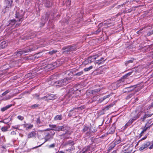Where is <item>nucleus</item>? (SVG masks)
Returning <instances> with one entry per match:
<instances>
[{"instance_id":"f257e3e1","label":"nucleus","mask_w":153,"mask_h":153,"mask_svg":"<svg viewBox=\"0 0 153 153\" xmlns=\"http://www.w3.org/2000/svg\"><path fill=\"white\" fill-rule=\"evenodd\" d=\"M78 69H74L71 70H68L65 71V74L68 76V78L71 79L73 76L79 77L82 76L83 74V71H78Z\"/></svg>"},{"instance_id":"f03ea898","label":"nucleus","mask_w":153,"mask_h":153,"mask_svg":"<svg viewBox=\"0 0 153 153\" xmlns=\"http://www.w3.org/2000/svg\"><path fill=\"white\" fill-rule=\"evenodd\" d=\"M36 49V48L34 47L30 46L27 47L22 50H20L19 51H17L14 53L13 55L15 58H17V57L20 56L23 53H28L31 51H34Z\"/></svg>"},{"instance_id":"7ed1b4c3","label":"nucleus","mask_w":153,"mask_h":153,"mask_svg":"<svg viewBox=\"0 0 153 153\" xmlns=\"http://www.w3.org/2000/svg\"><path fill=\"white\" fill-rule=\"evenodd\" d=\"M77 47L76 45H73L67 46L62 48L63 53L65 54H69L71 51L75 50Z\"/></svg>"},{"instance_id":"20e7f679","label":"nucleus","mask_w":153,"mask_h":153,"mask_svg":"<svg viewBox=\"0 0 153 153\" xmlns=\"http://www.w3.org/2000/svg\"><path fill=\"white\" fill-rule=\"evenodd\" d=\"M65 75L66 76L65 78L59 80L55 82V83L56 85L59 86V87H62L64 85H65L68 83L69 81L71 79H69L68 78V75Z\"/></svg>"},{"instance_id":"39448f33","label":"nucleus","mask_w":153,"mask_h":153,"mask_svg":"<svg viewBox=\"0 0 153 153\" xmlns=\"http://www.w3.org/2000/svg\"><path fill=\"white\" fill-rule=\"evenodd\" d=\"M25 15V12L23 10H21L18 12H16L15 14L16 18L18 19V22H22L23 20V18Z\"/></svg>"},{"instance_id":"423d86ee","label":"nucleus","mask_w":153,"mask_h":153,"mask_svg":"<svg viewBox=\"0 0 153 153\" xmlns=\"http://www.w3.org/2000/svg\"><path fill=\"white\" fill-rule=\"evenodd\" d=\"M140 113H141V112H139L137 114L136 111L132 112L131 113V116L133 117V118L131 119H130L128 121L132 124L134 120L139 117Z\"/></svg>"},{"instance_id":"0eeeda50","label":"nucleus","mask_w":153,"mask_h":153,"mask_svg":"<svg viewBox=\"0 0 153 153\" xmlns=\"http://www.w3.org/2000/svg\"><path fill=\"white\" fill-rule=\"evenodd\" d=\"M52 135L49 133H47L45 135V137L44 138V139H45V142L43 143H42L40 145H39L38 146H36L34 147H33L32 148V149H34L37 148L41 146L42 145H43L44 143L45 142H46L50 140L52 138Z\"/></svg>"},{"instance_id":"6e6552de","label":"nucleus","mask_w":153,"mask_h":153,"mask_svg":"<svg viewBox=\"0 0 153 153\" xmlns=\"http://www.w3.org/2000/svg\"><path fill=\"white\" fill-rule=\"evenodd\" d=\"M150 145V142L146 141L141 145V147L139 148V150L140 151H143L144 150L147 149Z\"/></svg>"},{"instance_id":"1a4fd4ad","label":"nucleus","mask_w":153,"mask_h":153,"mask_svg":"<svg viewBox=\"0 0 153 153\" xmlns=\"http://www.w3.org/2000/svg\"><path fill=\"white\" fill-rule=\"evenodd\" d=\"M91 129L90 127L88 126H84L82 130V132L83 133L85 132V136H90Z\"/></svg>"},{"instance_id":"9d476101","label":"nucleus","mask_w":153,"mask_h":153,"mask_svg":"<svg viewBox=\"0 0 153 153\" xmlns=\"http://www.w3.org/2000/svg\"><path fill=\"white\" fill-rule=\"evenodd\" d=\"M93 62V61L91 59V57L89 56L83 62L82 64L83 65L85 66L86 65H88Z\"/></svg>"},{"instance_id":"9b49d317","label":"nucleus","mask_w":153,"mask_h":153,"mask_svg":"<svg viewBox=\"0 0 153 153\" xmlns=\"http://www.w3.org/2000/svg\"><path fill=\"white\" fill-rule=\"evenodd\" d=\"M106 59L103 57H102L100 59L95 61L94 63L95 64H98L99 65L103 64Z\"/></svg>"},{"instance_id":"f8f14e48","label":"nucleus","mask_w":153,"mask_h":153,"mask_svg":"<svg viewBox=\"0 0 153 153\" xmlns=\"http://www.w3.org/2000/svg\"><path fill=\"white\" fill-rule=\"evenodd\" d=\"M90 146H88L84 148L81 152V153H90Z\"/></svg>"},{"instance_id":"ddd939ff","label":"nucleus","mask_w":153,"mask_h":153,"mask_svg":"<svg viewBox=\"0 0 153 153\" xmlns=\"http://www.w3.org/2000/svg\"><path fill=\"white\" fill-rule=\"evenodd\" d=\"M67 127L66 126H61V131H65V133L64 134H63V135H65L67 134L69 135L71 134V133L69 132L68 130L67 129Z\"/></svg>"},{"instance_id":"4468645a","label":"nucleus","mask_w":153,"mask_h":153,"mask_svg":"<svg viewBox=\"0 0 153 153\" xmlns=\"http://www.w3.org/2000/svg\"><path fill=\"white\" fill-rule=\"evenodd\" d=\"M18 22V21H16L15 19L11 20L8 22L9 24L7 25V26H10L12 27L14 25H15L16 22Z\"/></svg>"},{"instance_id":"2eb2a0df","label":"nucleus","mask_w":153,"mask_h":153,"mask_svg":"<svg viewBox=\"0 0 153 153\" xmlns=\"http://www.w3.org/2000/svg\"><path fill=\"white\" fill-rule=\"evenodd\" d=\"M118 88L120 87V86H122L124 85V80H123V79H120L118 81L116 82Z\"/></svg>"},{"instance_id":"dca6fc26","label":"nucleus","mask_w":153,"mask_h":153,"mask_svg":"<svg viewBox=\"0 0 153 153\" xmlns=\"http://www.w3.org/2000/svg\"><path fill=\"white\" fill-rule=\"evenodd\" d=\"M101 53H100L97 54L90 56L91 57V59H92L93 61H94L95 60L97 59L98 57L101 56Z\"/></svg>"},{"instance_id":"f3484780","label":"nucleus","mask_w":153,"mask_h":153,"mask_svg":"<svg viewBox=\"0 0 153 153\" xmlns=\"http://www.w3.org/2000/svg\"><path fill=\"white\" fill-rule=\"evenodd\" d=\"M7 45V44L5 41L1 42L0 44V49L5 48Z\"/></svg>"},{"instance_id":"a211bd4d","label":"nucleus","mask_w":153,"mask_h":153,"mask_svg":"<svg viewBox=\"0 0 153 153\" xmlns=\"http://www.w3.org/2000/svg\"><path fill=\"white\" fill-rule=\"evenodd\" d=\"M111 95V94H109L105 96L104 97H102L99 100V101L100 102H102V101H104L106 99L108 98Z\"/></svg>"},{"instance_id":"6ab92c4d","label":"nucleus","mask_w":153,"mask_h":153,"mask_svg":"<svg viewBox=\"0 0 153 153\" xmlns=\"http://www.w3.org/2000/svg\"><path fill=\"white\" fill-rule=\"evenodd\" d=\"M62 118L63 117L61 114L58 115L54 117V120L57 121L62 120Z\"/></svg>"},{"instance_id":"aec40b11","label":"nucleus","mask_w":153,"mask_h":153,"mask_svg":"<svg viewBox=\"0 0 153 153\" xmlns=\"http://www.w3.org/2000/svg\"><path fill=\"white\" fill-rule=\"evenodd\" d=\"M113 105L111 104L110 105H108L104 107L102 110V111L104 112V111L107 110L109 109ZM104 113L103 112L102 113L100 114H104Z\"/></svg>"},{"instance_id":"412c9836","label":"nucleus","mask_w":153,"mask_h":153,"mask_svg":"<svg viewBox=\"0 0 153 153\" xmlns=\"http://www.w3.org/2000/svg\"><path fill=\"white\" fill-rule=\"evenodd\" d=\"M120 142H121L120 140H116L115 141L114 143H112L111 145L110 146V148H111V149H112L114 147V146L115 145L119 144Z\"/></svg>"},{"instance_id":"4be33fe9","label":"nucleus","mask_w":153,"mask_h":153,"mask_svg":"<svg viewBox=\"0 0 153 153\" xmlns=\"http://www.w3.org/2000/svg\"><path fill=\"white\" fill-rule=\"evenodd\" d=\"M10 127V125L8 124L7 126L2 127L1 130L3 132H6L8 131V129Z\"/></svg>"},{"instance_id":"5701e85b","label":"nucleus","mask_w":153,"mask_h":153,"mask_svg":"<svg viewBox=\"0 0 153 153\" xmlns=\"http://www.w3.org/2000/svg\"><path fill=\"white\" fill-rule=\"evenodd\" d=\"M152 114H145L143 117L141 118L142 121H144L146 118L151 117Z\"/></svg>"},{"instance_id":"b1692460","label":"nucleus","mask_w":153,"mask_h":153,"mask_svg":"<svg viewBox=\"0 0 153 153\" xmlns=\"http://www.w3.org/2000/svg\"><path fill=\"white\" fill-rule=\"evenodd\" d=\"M12 105V104L7 105L6 106L2 108L1 109V110L2 111H4L11 107Z\"/></svg>"},{"instance_id":"393cba45","label":"nucleus","mask_w":153,"mask_h":153,"mask_svg":"<svg viewBox=\"0 0 153 153\" xmlns=\"http://www.w3.org/2000/svg\"><path fill=\"white\" fill-rule=\"evenodd\" d=\"M36 135L35 132L34 131H33L28 134L27 137L28 138H32L35 137Z\"/></svg>"},{"instance_id":"a878e982","label":"nucleus","mask_w":153,"mask_h":153,"mask_svg":"<svg viewBox=\"0 0 153 153\" xmlns=\"http://www.w3.org/2000/svg\"><path fill=\"white\" fill-rule=\"evenodd\" d=\"M136 87V85H134L126 87L125 88V90L128 89V91H131L134 89V88Z\"/></svg>"},{"instance_id":"bb28decb","label":"nucleus","mask_w":153,"mask_h":153,"mask_svg":"<svg viewBox=\"0 0 153 153\" xmlns=\"http://www.w3.org/2000/svg\"><path fill=\"white\" fill-rule=\"evenodd\" d=\"M132 73V72L131 71V72L126 74L121 78V79H123V80L124 81V79H126L127 76L130 75Z\"/></svg>"},{"instance_id":"cd10ccee","label":"nucleus","mask_w":153,"mask_h":153,"mask_svg":"<svg viewBox=\"0 0 153 153\" xmlns=\"http://www.w3.org/2000/svg\"><path fill=\"white\" fill-rule=\"evenodd\" d=\"M12 2V1L10 2L8 0H5V3L7 4V6H6V8H9V7H10Z\"/></svg>"},{"instance_id":"c85d7f7f","label":"nucleus","mask_w":153,"mask_h":153,"mask_svg":"<svg viewBox=\"0 0 153 153\" xmlns=\"http://www.w3.org/2000/svg\"><path fill=\"white\" fill-rule=\"evenodd\" d=\"M74 143L73 141H71V140L68 141L65 143V146H67L69 145V146H71L72 145H74Z\"/></svg>"},{"instance_id":"c756f323","label":"nucleus","mask_w":153,"mask_h":153,"mask_svg":"<svg viewBox=\"0 0 153 153\" xmlns=\"http://www.w3.org/2000/svg\"><path fill=\"white\" fill-rule=\"evenodd\" d=\"M111 86L112 87V88L114 90L118 88V86L116 82H115L111 84Z\"/></svg>"},{"instance_id":"7c9ffc66","label":"nucleus","mask_w":153,"mask_h":153,"mask_svg":"<svg viewBox=\"0 0 153 153\" xmlns=\"http://www.w3.org/2000/svg\"><path fill=\"white\" fill-rule=\"evenodd\" d=\"M42 55V53L41 52H39L38 53L35 54L34 55V58L37 59L41 57Z\"/></svg>"},{"instance_id":"2f4dec72","label":"nucleus","mask_w":153,"mask_h":153,"mask_svg":"<svg viewBox=\"0 0 153 153\" xmlns=\"http://www.w3.org/2000/svg\"><path fill=\"white\" fill-rule=\"evenodd\" d=\"M25 127L27 128L28 129H31L33 127V126L31 124H25L24 125Z\"/></svg>"},{"instance_id":"473e14b6","label":"nucleus","mask_w":153,"mask_h":153,"mask_svg":"<svg viewBox=\"0 0 153 153\" xmlns=\"http://www.w3.org/2000/svg\"><path fill=\"white\" fill-rule=\"evenodd\" d=\"M48 96H49L48 97L47 99L48 100H52L53 99H54V97H55L54 95L53 94H48Z\"/></svg>"},{"instance_id":"72a5a7b5","label":"nucleus","mask_w":153,"mask_h":153,"mask_svg":"<svg viewBox=\"0 0 153 153\" xmlns=\"http://www.w3.org/2000/svg\"><path fill=\"white\" fill-rule=\"evenodd\" d=\"M100 88L95 89L91 91V93L94 94H96V93L100 91Z\"/></svg>"},{"instance_id":"f704fd0d","label":"nucleus","mask_w":153,"mask_h":153,"mask_svg":"<svg viewBox=\"0 0 153 153\" xmlns=\"http://www.w3.org/2000/svg\"><path fill=\"white\" fill-rule=\"evenodd\" d=\"M76 113V111H74L73 110H71L70 111L68 116H71L74 114H75Z\"/></svg>"},{"instance_id":"c9c22d12","label":"nucleus","mask_w":153,"mask_h":153,"mask_svg":"<svg viewBox=\"0 0 153 153\" xmlns=\"http://www.w3.org/2000/svg\"><path fill=\"white\" fill-rule=\"evenodd\" d=\"M9 65L8 64H6L5 65H3L2 67V68L4 70H6L8 69L9 67Z\"/></svg>"},{"instance_id":"e433bc0d","label":"nucleus","mask_w":153,"mask_h":153,"mask_svg":"<svg viewBox=\"0 0 153 153\" xmlns=\"http://www.w3.org/2000/svg\"><path fill=\"white\" fill-rule=\"evenodd\" d=\"M93 68V66H91L88 68H86L84 69L85 71H88Z\"/></svg>"},{"instance_id":"4c0bfd02","label":"nucleus","mask_w":153,"mask_h":153,"mask_svg":"<svg viewBox=\"0 0 153 153\" xmlns=\"http://www.w3.org/2000/svg\"><path fill=\"white\" fill-rule=\"evenodd\" d=\"M51 130H53L55 131H61V126H56V127L55 128L52 129H51Z\"/></svg>"},{"instance_id":"58836bf2","label":"nucleus","mask_w":153,"mask_h":153,"mask_svg":"<svg viewBox=\"0 0 153 153\" xmlns=\"http://www.w3.org/2000/svg\"><path fill=\"white\" fill-rule=\"evenodd\" d=\"M71 146V147L70 148H69L66 149L67 151L70 152L74 150V147L73 145H72Z\"/></svg>"},{"instance_id":"ea45409f","label":"nucleus","mask_w":153,"mask_h":153,"mask_svg":"<svg viewBox=\"0 0 153 153\" xmlns=\"http://www.w3.org/2000/svg\"><path fill=\"white\" fill-rule=\"evenodd\" d=\"M133 60L134 59H131V60L126 61L125 63V64L127 66L130 63H132L133 62Z\"/></svg>"},{"instance_id":"a19ab883","label":"nucleus","mask_w":153,"mask_h":153,"mask_svg":"<svg viewBox=\"0 0 153 153\" xmlns=\"http://www.w3.org/2000/svg\"><path fill=\"white\" fill-rule=\"evenodd\" d=\"M57 52V51L56 50H52L51 51H50L48 53L51 55H52L53 54H54L55 53Z\"/></svg>"},{"instance_id":"79ce46f5","label":"nucleus","mask_w":153,"mask_h":153,"mask_svg":"<svg viewBox=\"0 0 153 153\" xmlns=\"http://www.w3.org/2000/svg\"><path fill=\"white\" fill-rule=\"evenodd\" d=\"M149 128V126H147V125L146 124L144 128H141V129H143V130L144 132H146L147 130L148 129V128Z\"/></svg>"},{"instance_id":"37998d69","label":"nucleus","mask_w":153,"mask_h":153,"mask_svg":"<svg viewBox=\"0 0 153 153\" xmlns=\"http://www.w3.org/2000/svg\"><path fill=\"white\" fill-rule=\"evenodd\" d=\"M39 106V104H35L34 105H32L30 106V108L32 109H34L38 107Z\"/></svg>"},{"instance_id":"c03bdc74","label":"nucleus","mask_w":153,"mask_h":153,"mask_svg":"<svg viewBox=\"0 0 153 153\" xmlns=\"http://www.w3.org/2000/svg\"><path fill=\"white\" fill-rule=\"evenodd\" d=\"M36 123L37 124H40L41 123L39 117L38 118L36 119Z\"/></svg>"},{"instance_id":"a18cd8bd","label":"nucleus","mask_w":153,"mask_h":153,"mask_svg":"<svg viewBox=\"0 0 153 153\" xmlns=\"http://www.w3.org/2000/svg\"><path fill=\"white\" fill-rule=\"evenodd\" d=\"M153 107V102H152L150 105H148L147 106V109H150L151 108Z\"/></svg>"},{"instance_id":"49530a36","label":"nucleus","mask_w":153,"mask_h":153,"mask_svg":"<svg viewBox=\"0 0 153 153\" xmlns=\"http://www.w3.org/2000/svg\"><path fill=\"white\" fill-rule=\"evenodd\" d=\"M17 118L19 120H23L24 119V117H23L21 115L18 116L17 117Z\"/></svg>"},{"instance_id":"de8ad7c7","label":"nucleus","mask_w":153,"mask_h":153,"mask_svg":"<svg viewBox=\"0 0 153 153\" xmlns=\"http://www.w3.org/2000/svg\"><path fill=\"white\" fill-rule=\"evenodd\" d=\"M133 8H130L128 10H126L125 13H130L131 12L133 11Z\"/></svg>"},{"instance_id":"09e8293b","label":"nucleus","mask_w":153,"mask_h":153,"mask_svg":"<svg viewBox=\"0 0 153 153\" xmlns=\"http://www.w3.org/2000/svg\"><path fill=\"white\" fill-rule=\"evenodd\" d=\"M49 126L51 128V129H53L56 128V125H55L49 124Z\"/></svg>"},{"instance_id":"8fccbe9b","label":"nucleus","mask_w":153,"mask_h":153,"mask_svg":"<svg viewBox=\"0 0 153 153\" xmlns=\"http://www.w3.org/2000/svg\"><path fill=\"white\" fill-rule=\"evenodd\" d=\"M149 149H153V140L151 143V145L149 147Z\"/></svg>"},{"instance_id":"3c124183","label":"nucleus","mask_w":153,"mask_h":153,"mask_svg":"<svg viewBox=\"0 0 153 153\" xmlns=\"http://www.w3.org/2000/svg\"><path fill=\"white\" fill-rule=\"evenodd\" d=\"M55 147V144L53 143L48 146L49 148H54Z\"/></svg>"},{"instance_id":"603ef678","label":"nucleus","mask_w":153,"mask_h":153,"mask_svg":"<svg viewBox=\"0 0 153 153\" xmlns=\"http://www.w3.org/2000/svg\"><path fill=\"white\" fill-rule=\"evenodd\" d=\"M19 125H17V126H13L12 127V128H14L16 129H19Z\"/></svg>"},{"instance_id":"864d4df0","label":"nucleus","mask_w":153,"mask_h":153,"mask_svg":"<svg viewBox=\"0 0 153 153\" xmlns=\"http://www.w3.org/2000/svg\"><path fill=\"white\" fill-rule=\"evenodd\" d=\"M9 92V90H7L4 92L2 94V95L3 96H4L7 94Z\"/></svg>"},{"instance_id":"5fc2aeb1","label":"nucleus","mask_w":153,"mask_h":153,"mask_svg":"<svg viewBox=\"0 0 153 153\" xmlns=\"http://www.w3.org/2000/svg\"><path fill=\"white\" fill-rule=\"evenodd\" d=\"M153 34V30L149 31L147 33V35L148 36H149Z\"/></svg>"},{"instance_id":"6e6d98bb","label":"nucleus","mask_w":153,"mask_h":153,"mask_svg":"<svg viewBox=\"0 0 153 153\" xmlns=\"http://www.w3.org/2000/svg\"><path fill=\"white\" fill-rule=\"evenodd\" d=\"M131 123H130L129 121H128L125 125V126L126 127H127L128 126L131 125Z\"/></svg>"},{"instance_id":"4d7b16f0","label":"nucleus","mask_w":153,"mask_h":153,"mask_svg":"<svg viewBox=\"0 0 153 153\" xmlns=\"http://www.w3.org/2000/svg\"><path fill=\"white\" fill-rule=\"evenodd\" d=\"M144 132H145L143 130H142V131L141 132L140 134L139 135V137H141L142 135H143Z\"/></svg>"},{"instance_id":"13d9d810","label":"nucleus","mask_w":153,"mask_h":153,"mask_svg":"<svg viewBox=\"0 0 153 153\" xmlns=\"http://www.w3.org/2000/svg\"><path fill=\"white\" fill-rule=\"evenodd\" d=\"M147 137V136L146 135L144 137H143L140 140H139L138 141V142H140L141 141H142V140H144Z\"/></svg>"},{"instance_id":"bf43d9fd","label":"nucleus","mask_w":153,"mask_h":153,"mask_svg":"<svg viewBox=\"0 0 153 153\" xmlns=\"http://www.w3.org/2000/svg\"><path fill=\"white\" fill-rule=\"evenodd\" d=\"M71 0H66L68 5H70L71 4Z\"/></svg>"},{"instance_id":"052dcab7","label":"nucleus","mask_w":153,"mask_h":153,"mask_svg":"<svg viewBox=\"0 0 153 153\" xmlns=\"http://www.w3.org/2000/svg\"><path fill=\"white\" fill-rule=\"evenodd\" d=\"M100 31H101V30L100 29H99L95 31V33L96 34H98L99 33Z\"/></svg>"},{"instance_id":"680f3d73","label":"nucleus","mask_w":153,"mask_h":153,"mask_svg":"<svg viewBox=\"0 0 153 153\" xmlns=\"http://www.w3.org/2000/svg\"><path fill=\"white\" fill-rule=\"evenodd\" d=\"M48 97H49V96H48V95L47 94V95H46V96H45L44 97L40 98V99H45V98H48Z\"/></svg>"},{"instance_id":"e2e57ef3","label":"nucleus","mask_w":153,"mask_h":153,"mask_svg":"<svg viewBox=\"0 0 153 153\" xmlns=\"http://www.w3.org/2000/svg\"><path fill=\"white\" fill-rule=\"evenodd\" d=\"M10 96H9L8 97H6L4 98V100H7L10 99Z\"/></svg>"},{"instance_id":"0e129e2a","label":"nucleus","mask_w":153,"mask_h":153,"mask_svg":"<svg viewBox=\"0 0 153 153\" xmlns=\"http://www.w3.org/2000/svg\"><path fill=\"white\" fill-rule=\"evenodd\" d=\"M11 134L12 135H15L16 134V132L15 131H13L11 132Z\"/></svg>"},{"instance_id":"69168bd1","label":"nucleus","mask_w":153,"mask_h":153,"mask_svg":"<svg viewBox=\"0 0 153 153\" xmlns=\"http://www.w3.org/2000/svg\"><path fill=\"white\" fill-rule=\"evenodd\" d=\"M30 57H25L24 59L26 60H27L28 59H30Z\"/></svg>"},{"instance_id":"338daca9","label":"nucleus","mask_w":153,"mask_h":153,"mask_svg":"<svg viewBox=\"0 0 153 153\" xmlns=\"http://www.w3.org/2000/svg\"><path fill=\"white\" fill-rule=\"evenodd\" d=\"M74 91H77V93L78 94H79V93H80V90H78V89H76V90H75Z\"/></svg>"},{"instance_id":"774afa93","label":"nucleus","mask_w":153,"mask_h":153,"mask_svg":"<svg viewBox=\"0 0 153 153\" xmlns=\"http://www.w3.org/2000/svg\"><path fill=\"white\" fill-rule=\"evenodd\" d=\"M50 130H51V129H48V128H47L46 129H45V130H42L41 131H49Z\"/></svg>"}]
</instances>
